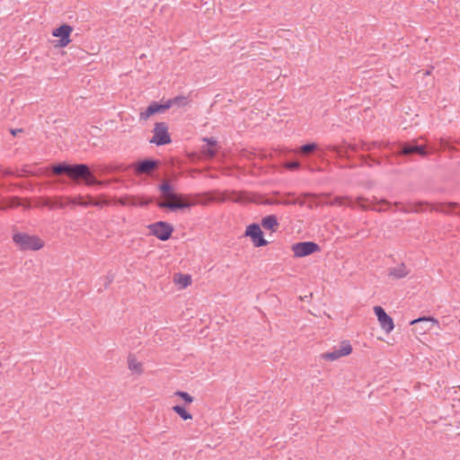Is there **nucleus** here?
I'll return each instance as SVG.
<instances>
[{
  "mask_svg": "<svg viewBox=\"0 0 460 460\" xmlns=\"http://www.w3.org/2000/svg\"><path fill=\"white\" fill-rule=\"evenodd\" d=\"M203 152L208 157H214L217 153V151L214 147H208L206 149L204 148Z\"/></svg>",
  "mask_w": 460,
  "mask_h": 460,
  "instance_id": "34",
  "label": "nucleus"
},
{
  "mask_svg": "<svg viewBox=\"0 0 460 460\" xmlns=\"http://www.w3.org/2000/svg\"><path fill=\"white\" fill-rule=\"evenodd\" d=\"M13 241L22 251H38L44 246V242L40 237L25 233H15Z\"/></svg>",
  "mask_w": 460,
  "mask_h": 460,
  "instance_id": "4",
  "label": "nucleus"
},
{
  "mask_svg": "<svg viewBox=\"0 0 460 460\" xmlns=\"http://www.w3.org/2000/svg\"><path fill=\"white\" fill-rule=\"evenodd\" d=\"M327 149L331 152L337 154L339 157L346 158H349L348 151L350 150L349 148H348V146L345 148L338 146H328Z\"/></svg>",
  "mask_w": 460,
  "mask_h": 460,
  "instance_id": "23",
  "label": "nucleus"
},
{
  "mask_svg": "<svg viewBox=\"0 0 460 460\" xmlns=\"http://www.w3.org/2000/svg\"><path fill=\"white\" fill-rule=\"evenodd\" d=\"M20 205V200L18 197H12L10 199V202L6 207H0V209H5L6 208H13Z\"/></svg>",
  "mask_w": 460,
  "mask_h": 460,
  "instance_id": "31",
  "label": "nucleus"
},
{
  "mask_svg": "<svg viewBox=\"0 0 460 460\" xmlns=\"http://www.w3.org/2000/svg\"><path fill=\"white\" fill-rule=\"evenodd\" d=\"M170 109V104L167 103V101L164 103H158L157 102H153L149 104L145 111L140 112L139 118L142 120L148 119L152 115L155 113H163L165 111Z\"/></svg>",
  "mask_w": 460,
  "mask_h": 460,
  "instance_id": "13",
  "label": "nucleus"
},
{
  "mask_svg": "<svg viewBox=\"0 0 460 460\" xmlns=\"http://www.w3.org/2000/svg\"><path fill=\"white\" fill-rule=\"evenodd\" d=\"M23 131L22 128H11L10 129V133L13 136V137H16L19 133H22Z\"/></svg>",
  "mask_w": 460,
  "mask_h": 460,
  "instance_id": "39",
  "label": "nucleus"
},
{
  "mask_svg": "<svg viewBox=\"0 0 460 460\" xmlns=\"http://www.w3.org/2000/svg\"><path fill=\"white\" fill-rule=\"evenodd\" d=\"M292 204L293 205H299V206H304L305 205V199H301V198H297V199H292Z\"/></svg>",
  "mask_w": 460,
  "mask_h": 460,
  "instance_id": "38",
  "label": "nucleus"
},
{
  "mask_svg": "<svg viewBox=\"0 0 460 460\" xmlns=\"http://www.w3.org/2000/svg\"><path fill=\"white\" fill-rule=\"evenodd\" d=\"M128 368L130 370H135L137 372H141V364L137 362L135 358H128Z\"/></svg>",
  "mask_w": 460,
  "mask_h": 460,
  "instance_id": "28",
  "label": "nucleus"
},
{
  "mask_svg": "<svg viewBox=\"0 0 460 460\" xmlns=\"http://www.w3.org/2000/svg\"><path fill=\"white\" fill-rule=\"evenodd\" d=\"M174 280L180 284L182 288H187L191 284V278L190 275L177 274L175 275Z\"/></svg>",
  "mask_w": 460,
  "mask_h": 460,
  "instance_id": "24",
  "label": "nucleus"
},
{
  "mask_svg": "<svg viewBox=\"0 0 460 460\" xmlns=\"http://www.w3.org/2000/svg\"><path fill=\"white\" fill-rule=\"evenodd\" d=\"M284 166L290 171H295L300 168V163L298 161L287 162Z\"/></svg>",
  "mask_w": 460,
  "mask_h": 460,
  "instance_id": "30",
  "label": "nucleus"
},
{
  "mask_svg": "<svg viewBox=\"0 0 460 460\" xmlns=\"http://www.w3.org/2000/svg\"><path fill=\"white\" fill-rule=\"evenodd\" d=\"M396 208H398V210L403 212V213H419L424 210L425 206H430V208L433 205L429 204L428 202H415V203H408L406 205L402 206L401 203L395 202L394 204Z\"/></svg>",
  "mask_w": 460,
  "mask_h": 460,
  "instance_id": "18",
  "label": "nucleus"
},
{
  "mask_svg": "<svg viewBox=\"0 0 460 460\" xmlns=\"http://www.w3.org/2000/svg\"><path fill=\"white\" fill-rule=\"evenodd\" d=\"M410 324L415 333L421 335L430 331L434 324H438V321L431 316H423L411 321Z\"/></svg>",
  "mask_w": 460,
  "mask_h": 460,
  "instance_id": "7",
  "label": "nucleus"
},
{
  "mask_svg": "<svg viewBox=\"0 0 460 460\" xmlns=\"http://www.w3.org/2000/svg\"><path fill=\"white\" fill-rule=\"evenodd\" d=\"M160 161L154 159H145L134 163L132 168L137 175L151 174L154 171L158 169Z\"/></svg>",
  "mask_w": 460,
  "mask_h": 460,
  "instance_id": "8",
  "label": "nucleus"
},
{
  "mask_svg": "<svg viewBox=\"0 0 460 460\" xmlns=\"http://www.w3.org/2000/svg\"><path fill=\"white\" fill-rule=\"evenodd\" d=\"M261 224L264 229L271 230L272 232H275L279 226L277 217L274 215L266 216L261 219Z\"/></svg>",
  "mask_w": 460,
  "mask_h": 460,
  "instance_id": "21",
  "label": "nucleus"
},
{
  "mask_svg": "<svg viewBox=\"0 0 460 460\" xmlns=\"http://www.w3.org/2000/svg\"><path fill=\"white\" fill-rule=\"evenodd\" d=\"M175 394L181 399H183L186 402L191 403L193 402V397L190 396L188 393L182 391H177Z\"/></svg>",
  "mask_w": 460,
  "mask_h": 460,
  "instance_id": "29",
  "label": "nucleus"
},
{
  "mask_svg": "<svg viewBox=\"0 0 460 460\" xmlns=\"http://www.w3.org/2000/svg\"><path fill=\"white\" fill-rule=\"evenodd\" d=\"M172 411L176 412L184 420L192 419V415L190 412H188L182 406L175 405L172 407Z\"/></svg>",
  "mask_w": 460,
  "mask_h": 460,
  "instance_id": "25",
  "label": "nucleus"
},
{
  "mask_svg": "<svg viewBox=\"0 0 460 460\" xmlns=\"http://www.w3.org/2000/svg\"><path fill=\"white\" fill-rule=\"evenodd\" d=\"M360 159H361V162L363 164H367V161L368 159L372 160L373 162H375L377 164H380V162L378 160L373 159L370 155H360Z\"/></svg>",
  "mask_w": 460,
  "mask_h": 460,
  "instance_id": "35",
  "label": "nucleus"
},
{
  "mask_svg": "<svg viewBox=\"0 0 460 460\" xmlns=\"http://www.w3.org/2000/svg\"><path fill=\"white\" fill-rule=\"evenodd\" d=\"M266 204L293 205L291 199H282V200H279V201L268 200V201H266Z\"/></svg>",
  "mask_w": 460,
  "mask_h": 460,
  "instance_id": "33",
  "label": "nucleus"
},
{
  "mask_svg": "<svg viewBox=\"0 0 460 460\" xmlns=\"http://www.w3.org/2000/svg\"><path fill=\"white\" fill-rule=\"evenodd\" d=\"M245 234L250 236L255 247H261L268 244V242L263 238V233L257 224H252L247 226Z\"/></svg>",
  "mask_w": 460,
  "mask_h": 460,
  "instance_id": "10",
  "label": "nucleus"
},
{
  "mask_svg": "<svg viewBox=\"0 0 460 460\" xmlns=\"http://www.w3.org/2000/svg\"><path fill=\"white\" fill-rule=\"evenodd\" d=\"M374 312L377 317V320L380 323L381 328L386 332L390 333L394 328V321L391 316H389L383 307L379 305H376L374 307Z\"/></svg>",
  "mask_w": 460,
  "mask_h": 460,
  "instance_id": "11",
  "label": "nucleus"
},
{
  "mask_svg": "<svg viewBox=\"0 0 460 460\" xmlns=\"http://www.w3.org/2000/svg\"><path fill=\"white\" fill-rule=\"evenodd\" d=\"M318 145L316 143H308L301 146L299 148L295 150L296 154H298L302 156H308L316 150H318Z\"/></svg>",
  "mask_w": 460,
  "mask_h": 460,
  "instance_id": "22",
  "label": "nucleus"
},
{
  "mask_svg": "<svg viewBox=\"0 0 460 460\" xmlns=\"http://www.w3.org/2000/svg\"><path fill=\"white\" fill-rule=\"evenodd\" d=\"M160 191L164 197L171 199L172 201H158L157 206L160 208H168L172 211L179 209L189 208L196 204L188 199V196L177 194L173 191L171 184L165 181L159 186Z\"/></svg>",
  "mask_w": 460,
  "mask_h": 460,
  "instance_id": "3",
  "label": "nucleus"
},
{
  "mask_svg": "<svg viewBox=\"0 0 460 460\" xmlns=\"http://www.w3.org/2000/svg\"><path fill=\"white\" fill-rule=\"evenodd\" d=\"M147 227L150 230L151 234L155 235L161 241H167L170 239L173 232V226L164 221L150 224Z\"/></svg>",
  "mask_w": 460,
  "mask_h": 460,
  "instance_id": "5",
  "label": "nucleus"
},
{
  "mask_svg": "<svg viewBox=\"0 0 460 460\" xmlns=\"http://www.w3.org/2000/svg\"><path fill=\"white\" fill-rule=\"evenodd\" d=\"M73 31V28L68 24H62L58 28L55 29L53 31V36L59 38V46L60 47H66L67 46L71 40H70V34Z\"/></svg>",
  "mask_w": 460,
  "mask_h": 460,
  "instance_id": "15",
  "label": "nucleus"
},
{
  "mask_svg": "<svg viewBox=\"0 0 460 460\" xmlns=\"http://www.w3.org/2000/svg\"><path fill=\"white\" fill-rule=\"evenodd\" d=\"M66 200L67 205H69V204H71V205H78V206H81V207H88V206H90V203H88V201H83V197L82 196H77V197H75V198H66Z\"/></svg>",
  "mask_w": 460,
  "mask_h": 460,
  "instance_id": "27",
  "label": "nucleus"
},
{
  "mask_svg": "<svg viewBox=\"0 0 460 460\" xmlns=\"http://www.w3.org/2000/svg\"><path fill=\"white\" fill-rule=\"evenodd\" d=\"M296 257H305L320 251V246L314 242H301L292 246Z\"/></svg>",
  "mask_w": 460,
  "mask_h": 460,
  "instance_id": "9",
  "label": "nucleus"
},
{
  "mask_svg": "<svg viewBox=\"0 0 460 460\" xmlns=\"http://www.w3.org/2000/svg\"><path fill=\"white\" fill-rule=\"evenodd\" d=\"M352 347L349 342H342L339 349L321 354V358L325 360L334 361L343 356L350 354Z\"/></svg>",
  "mask_w": 460,
  "mask_h": 460,
  "instance_id": "12",
  "label": "nucleus"
},
{
  "mask_svg": "<svg viewBox=\"0 0 460 460\" xmlns=\"http://www.w3.org/2000/svg\"><path fill=\"white\" fill-rule=\"evenodd\" d=\"M5 174H6V175H11V174H12V172H11V171H6V172H5Z\"/></svg>",
  "mask_w": 460,
  "mask_h": 460,
  "instance_id": "40",
  "label": "nucleus"
},
{
  "mask_svg": "<svg viewBox=\"0 0 460 460\" xmlns=\"http://www.w3.org/2000/svg\"><path fill=\"white\" fill-rule=\"evenodd\" d=\"M167 103L170 104V108L173 105L185 106L188 103V100L185 96H176L174 98L169 99Z\"/></svg>",
  "mask_w": 460,
  "mask_h": 460,
  "instance_id": "26",
  "label": "nucleus"
},
{
  "mask_svg": "<svg viewBox=\"0 0 460 460\" xmlns=\"http://www.w3.org/2000/svg\"><path fill=\"white\" fill-rule=\"evenodd\" d=\"M305 197H319L321 198V200L317 203V206H347L350 208H354L355 206H358L362 208L363 209H373L376 211H385L387 210L389 207L392 206V204L385 199H381L379 201H376L375 204L372 203V201H369L368 199H366L364 198L358 197L356 200H353L348 197H336L332 199H330L329 194H321L319 196L313 194V193H305L303 195Z\"/></svg>",
  "mask_w": 460,
  "mask_h": 460,
  "instance_id": "1",
  "label": "nucleus"
},
{
  "mask_svg": "<svg viewBox=\"0 0 460 460\" xmlns=\"http://www.w3.org/2000/svg\"><path fill=\"white\" fill-rule=\"evenodd\" d=\"M51 170L53 174H66L74 181L79 182L81 180L84 181L88 186L102 184L101 181L95 178L89 166L84 164H69L60 163L54 164Z\"/></svg>",
  "mask_w": 460,
  "mask_h": 460,
  "instance_id": "2",
  "label": "nucleus"
},
{
  "mask_svg": "<svg viewBox=\"0 0 460 460\" xmlns=\"http://www.w3.org/2000/svg\"><path fill=\"white\" fill-rule=\"evenodd\" d=\"M234 194L236 195V197L234 198L235 201L241 202L243 200V197L245 195L244 192H234Z\"/></svg>",
  "mask_w": 460,
  "mask_h": 460,
  "instance_id": "37",
  "label": "nucleus"
},
{
  "mask_svg": "<svg viewBox=\"0 0 460 460\" xmlns=\"http://www.w3.org/2000/svg\"><path fill=\"white\" fill-rule=\"evenodd\" d=\"M87 198L89 199L88 203H90V206L102 207L108 204V201H93L91 196H87Z\"/></svg>",
  "mask_w": 460,
  "mask_h": 460,
  "instance_id": "32",
  "label": "nucleus"
},
{
  "mask_svg": "<svg viewBox=\"0 0 460 460\" xmlns=\"http://www.w3.org/2000/svg\"><path fill=\"white\" fill-rule=\"evenodd\" d=\"M388 144H384L382 142L373 141L370 143H367L362 141L360 144H349L348 148L350 149L352 152H358V151H364V152H370L374 148L381 149L382 147L387 146Z\"/></svg>",
  "mask_w": 460,
  "mask_h": 460,
  "instance_id": "16",
  "label": "nucleus"
},
{
  "mask_svg": "<svg viewBox=\"0 0 460 460\" xmlns=\"http://www.w3.org/2000/svg\"><path fill=\"white\" fill-rule=\"evenodd\" d=\"M171 141L167 124L165 122H156L154 128V136L150 142L157 146H163L171 143Z\"/></svg>",
  "mask_w": 460,
  "mask_h": 460,
  "instance_id": "6",
  "label": "nucleus"
},
{
  "mask_svg": "<svg viewBox=\"0 0 460 460\" xmlns=\"http://www.w3.org/2000/svg\"><path fill=\"white\" fill-rule=\"evenodd\" d=\"M204 141H206L208 143V147H215L217 145V141L212 137H210V138L206 137V138H204Z\"/></svg>",
  "mask_w": 460,
  "mask_h": 460,
  "instance_id": "36",
  "label": "nucleus"
},
{
  "mask_svg": "<svg viewBox=\"0 0 460 460\" xmlns=\"http://www.w3.org/2000/svg\"><path fill=\"white\" fill-rule=\"evenodd\" d=\"M431 211L440 212L443 214H456L460 217V204L456 202L433 204Z\"/></svg>",
  "mask_w": 460,
  "mask_h": 460,
  "instance_id": "17",
  "label": "nucleus"
},
{
  "mask_svg": "<svg viewBox=\"0 0 460 460\" xmlns=\"http://www.w3.org/2000/svg\"><path fill=\"white\" fill-rule=\"evenodd\" d=\"M42 205L45 207H49L50 209L53 208H64L67 206L66 198L64 197H56L54 199L51 198H44L42 201Z\"/></svg>",
  "mask_w": 460,
  "mask_h": 460,
  "instance_id": "19",
  "label": "nucleus"
},
{
  "mask_svg": "<svg viewBox=\"0 0 460 460\" xmlns=\"http://www.w3.org/2000/svg\"><path fill=\"white\" fill-rule=\"evenodd\" d=\"M414 154L425 157L428 152L426 151L425 146L418 145L416 142L401 144L399 155H411Z\"/></svg>",
  "mask_w": 460,
  "mask_h": 460,
  "instance_id": "14",
  "label": "nucleus"
},
{
  "mask_svg": "<svg viewBox=\"0 0 460 460\" xmlns=\"http://www.w3.org/2000/svg\"><path fill=\"white\" fill-rule=\"evenodd\" d=\"M409 274V270L406 269L404 263H401L389 270V276L394 279H402Z\"/></svg>",
  "mask_w": 460,
  "mask_h": 460,
  "instance_id": "20",
  "label": "nucleus"
}]
</instances>
